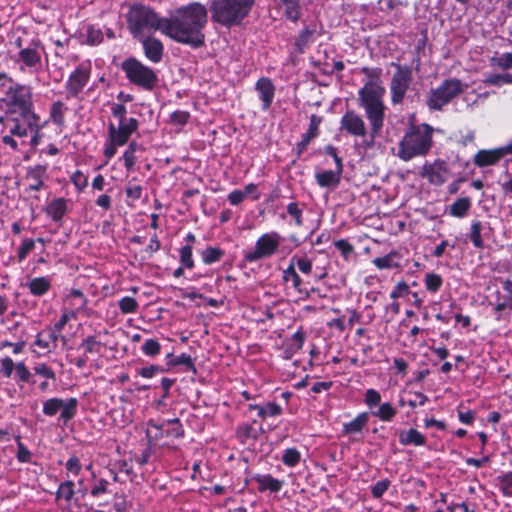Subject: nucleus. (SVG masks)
<instances>
[{"label":"nucleus","instance_id":"1","mask_svg":"<svg viewBox=\"0 0 512 512\" xmlns=\"http://www.w3.org/2000/svg\"><path fill=\"white\" fill-rule=\"evenodd\" d=\"M206 7L193 2L176 9L164 22V35L182 44L199 48L204 45L203 29L207 24Z\"/></svg>","mask_w":512,"mask_h":512},{"label":"nucleus","instance_id":"2","mask_svg":"<svg viewBox=\"0 0 512 512\" xmlns=\"http://www.w3.org/2000/svg\"><path fill=\"white\" fill-rule=\"evenodd\" d=\"M39 121L40 117L33 110L0 116L2 142L11 149L18 150L19 144L13 137H27L30 131L37 130Z\"/></svg>","mask_w":512,"mask_h":512},{"label":"nucleus","instance_id":"3","mask_svg":"<svg viewBox=\"0 0 512 512\" xmlns=\"http://www.w3.org/2000/svg\"><path fill=\"white\" fill-rule=\"evenodd\" d=\"M433 132L428 124L412 125L399 142L397 156L406 162L426 156L433 145Z\"/></svg>","mask_w":512,"mask_h":512},{"label":"nucleus","instance_id":"4","mask_svg":"<svg viewBox=\"0 0 512 512\" xmlns=\"http://www.w3.org/2000/svg\"><path fill=\"white\" fill-rule=\"evenodd\" d=\"M166 18H161L149 6L141 3H135L129 7L126 13L127 28L136 39H142L156 31L164 34V22Z\"/></svg>","mask_w":512,"mask_h":512},{"label":"nucleus","instance_id":"5","mask_svg":"<svg viewBox=\"0 0 512 512\" xmlns=\"http://www.w3.org/2000/svg\"><path fill=\"white\" fill-rule=\"evenodd\" d=\"M385 91V87L365 83L358 93L360 106L365 110L373 137L380 132L383 126L385 110L383 96Z\"/></svg>","mask_w":512,"mask_h":512},{"label":"nucleus","instance_id":"6","mask_svg":"<svg viewBox=\"0 0 512 512\" xmlns=\"http://www.w3.org/2000/svg\"><path fill=\"white\" fill-rule=\"evenodd\" d=\"M13 45L18 51L12 56V60L21 71H38L41 68L45 47L39 37L19 36L14 40Z\"/></svg>","mask_w":512,"mask_h":512},{"label":"nucleus","instance_id":"7","mask_svg":"<svg viewBox=\"0 0 512 512\" xmlns=\"http://www.w3.org/2000/svg\"><path fill=\"white\" fill-rule=\"evenodd\" d=\"M211 18L225 27L238 25L248 16L251 10L246 5L234 0H212L210 5Z\"/></svg>","mask_w":512,"mask_h":512},{"label":"nucleus","instance_id":"8","mask_svg":"<svg viewBox=\"0 0 512 512\" xmlns=\"http://www.w3.org/2000/svg\"><path fill=\"white\" fill-rule=\"evenodd\" d=\"M11 85L0 100L4 115H11L18 112L33 110L32 92L30 87L14 83L9 79Z\"/></svg>","mask_w":512,"mask_h":512},{"label":"nucleus","instance_id":"9","mask_svg":"<svg viewBox=\"0 0 512 512\" xmlns=\"http://www.w3.org/2000/svg\"><path fill=\"white\" fill-rule=\"evenodd\" d=\"M467 85L459 79L444 80L438 87L431 89L427 98V106L430 110H441L445 105L464 92Z\"/></svg>","mask_w":512,"mask_h":512},{"label":"nucleus","instance_id":"10","mask_svg":"<svg viewBox=\"0 0 512 512\" xmlns=\"http://www.w3.org/2000/svg\"><path fill=\"white\" fill-rule=\"evenodd\" d=\"M121 68L131 83L140 86L145 90H152L158 82V78L154 70L134 58L125 60L122 63Z\"/></svg>","mask_w":512,"mask_h":512},{"label":"nucleus","instance_id":"11","mask_svg":"<svg viewBox=\"0 0 512 512\" xmlns=\"http://www.w3.org/2000/svg\"><path fill=\"white\" fill-rule=\"evenodd\" d=\"M281 243V236L277 232L261 235L253 249L244 252V260L249 263L269 258L276 253Z\"/></svg>","mask_w":512,"mask_h":512},{"label":"nucleus","instance_id":"12","mask_svg":"<svg viewBox=\"0 0 512 512\" xmlns=\"http://www.w3.org/2000/svg\"><path fill=\"white\" fill-rule=\"evenodd\" d=\"M396 67V72L393 74L390 83L391 102L393 104H400L403 102L406 92L408 91L412 82V68L409 66H401L392 63Z\"/></svg>","mask_w":512,"mask_h":512},{"label":"nucleus","instance_id":"13","mask_svg":"<svg viewBox=\"0 0 512 512\" xmlns=\"http://www.w3.org/2000/svg\"><path fill=\"white\" fill-rule=\"evenodd\" d=\"M77 406L78 400L76 398H69L67 400L51 398L43 403V413L46 416L52 417L60 411L58 421L66 425L76 415Z\"/></svg>","mask_w":512,"mask_h":512},{"label":"nucleus","instance_id":"14","mask_svg":"<svg viewBox=\"0 0 512 512\" xmlns=\"http://www.w3.org/2000/svg\"><path fill=\"white\" fill-rule=\"evenodd\" d=\"M90 78V67L80 65L69 76L66 83L67 97H76L88 83Z\"/></svg>","mask_w":512,"mask_h":512},{"label":"nucleus","instance_id":"15","mask_svg":"<svg viewBox=\"0 0 512 512\" xmlns=\"http://www.w3.org/2000/svg\"><path fill=\"white\" fill-rule=\"evenodd\" d=\"M420 175L433 185H442L448 177L447 165L442 160H436L433 163H425L422 166Z\"/></svg>","mask_w":512,"mask_h":512},{"label":"nucleus","instance_id":"16","mask_svg":"<svg viewBox=\"0 0 512 512\" xmlns=\"http://www.w3.org/2000/svg\"><path fill=\"white\" fill-rule=\"evenodd\" d=\"M340 128L356 137H364L367 133L364 120L355 111H347L341 118Z\"/></svg>","mask_w":512,"mask_h":512},{"label":"nucleus","instance_id":"17","mask_svg":"<svg viewBox=\"0 0 512 512\" xmlns=\"http://www.w3.org/2000/svg\"><path fill=\"white\" fill-rule=\"evenodd\" d=\"M137 127L138 121L135 118H129L125 123H119L118 127L110 123L108 126L109 140L118 145H124Z\"/></svg>","mask_w":512,"mask_h":512},{"label":"nucleus","instance_id":"18","mask_svg":"<svg viewBox=\"0 0 512 512\" xmlns=\"http://www.w3.org/2000/svg\"><path fill=\"white\" fill-rule=\"evenodd\" d=\"M512 153V145L506 147L479 150L473 157V162L478 167H486L496 164L506 154Z\"/></svg>","mask_w":512,"mask_h":512},{"label":"nucleus","instance_id":"19","mask_svg":"<svg viewBox=\"0 0 512 512\" xmlns=\"http://www.w3.org/2000/svg\"><path fill=\"white\" fill-rule=\"evenodd\" d=\"M259 98L262 101V110H268L274 100L275 86L269 78H260L255 85Z\"/></svg>","mask_w":512,"mask_h":512},{"label":"nucleus","instance_id":"20","mask_svg":"<svg viewBox=\"0 0 512 512\" xmlns=\"http://www.w3.org/2000/svg\"><path fill=\"white\" fill-rule=\"evenodd\" d=\"M142 42L145 56L153 63H158L163 57L164 47L160 40L150 37L143 36L142 39H138Z\"/></svg>","mask_w":512,"mask_h":512},{"label":"nucleus","instance_id":"21","mask_svg":"<svg viewBox=\"0 0 512 512\" xmlns=\"http://www.w3.org/2000/svg\"><path fill=\"white\" fill-rule=\"evenodd\" d=\"M343 164L338 163L335 170H323L315 173V179L320 187H336L341 180Z\"/></svg>","mask_w":512,"mask_h":512},{"label":"nucleus","instance_id":"22","mask_svg":"<svg viewBox=\"0 0 512 512\" xmlns=\"http://www.w3.org/2000/svg\"><path fill=\"white\" fill-rule=\"evenodd\" d=\"M46 177V166L36 165L27 171V180L29 181V190L39 191L43 187V179Z\"/></svg>","mask_w":512,"mask_h":512},{"label":"nucleus","instance_id":"23","mask_svg":"<svg viewBox=\"0 0 512 512\" xmlns=\"http://www.w3.org/2000/svg\"><path fill=\"white\" fill-rule=\"evenodd\" d=\"M321 122V117L315 114L311 115L309 128L307 132L303 135L302 140L297 145L298 153L303 152L306 149L309 142L318 135V130Z\"/></svg>","mask_w":512,"mask_h":512},{"label":"nucleus","instance_id":"24","mask_svg":"<svg viewBox=\"0 0 512 512\" xmlns=\"http://www.w3.org/2000/svg\"><path fill=\"white\" fill-rule=\"evenodd\" d=\"M368 418L366 412L358 414L352 421L343 425L342 433L345 435L360 433L367 425Z\"/></svg>","mask_w":512,"mask_h":512},{"label":"nucleus","instance_id":"25","mask_svg":"<svg viewBox=\"0 0 512 512\" xmlns=\"http://www.w3.org/2000/svg\"><path fill=\"white\" fill-rule=\"evenodd\" d=\"M399 442L402 445L423 446L426 443V438L416 429H409L407 431L400 432Z\"/></svg>","mask_w":512,"mask_h":512},{"label":"nucleus","instance_id":"26","mask_svg":"<svg viewBox=\"0 0 512 512\" xmlns=\"http://www.w3.org/2000/svg\"><path fill=\"white\" fill-rule=\"evenodd\" d=\"M29 291L34 296H43L51 288V281L48 277H36L27 283Z\"/></svg>","mask_w":512,"mask_h":512},{"label":"nucleus","instance_id":"27","mask_svg":"<svg viewBox=\"0 0 512 512\" xmlns=\"http://www.w3.org/2000/svg\"><path fill=\"white\" fill-rule=\"evenodd\" d=\"M67 211V203L64 198H57L47 205L46 212L53 221H60Z\"/></svg>","mask_w":512,"mask_h":512},{"label":"nucleus","instance_id":"28","mask_svg":"<svg viewBox=\"0 0 512 512\" xmlns=\"http://www.w3.org/2000/svg\"><path fill=\"white\" fill-rule=\"evenodd\" d=\"M373 264L378 269H390L400 267V255L396 251H391L383 257L373 259Z\"/></svg>","mask_w":512,"mask_h":512},{"label":"nucleus","instance_id":"29","mask_svg":"<svg viewBox=\"0 0 512 512\" xmlns=\"http://www.w3.org/2000/svg\"><path fill=\"white\" fill-rule=\"evenodd\" d=\"M259 491L269 490L271 492H278L283 486V482L272 477L271 475H258L256 477Z\"/></svg>","mask_w":512,"mask_h":512},{"label":"nucleus","instance_id":"30","mask_svg":"<svg viewBox=\"0 0 512 512\" xmlns=\"http://www.w3.org/2000/svg\"><path fill=\"white\" fill-rule=\"evenodd\" d=\"M396 414L397 410L388 402L380 404L377 410L372 411V415L383 422L391 421Z\"/></svg>","mask_w":512,"mask_h":512},{"label":"nucleus","instance_id":"31","mask_svg":"<svg viewBox=\"0 0 512 512\" xmlns=\"http://www.w3.org/2000/svg\"><path fill=\"white\" fill-rule=\"evenodd\" d=\"M471 207L469 198H459L450 206V214L454 217H464Z\"/></svg>","mask_w":512,"mask_h":512},{"label":"nucleus","instance_id":"32","mask_svg":"<svg viewBox=\"0 0 512 512\" xmlns=\"http://www.w3.org/2000/svg\"><path fill=\"white\" fill-rule=\"evenodd\" d=\"M294 260H295V257H293L291 259L290 265L283 271V280L285 282L292 281L293 287L296 290L301 291L302 280L295 270L294 263H293Z\"/></svg>","mask_w":512,"mask_h":512},{"label":"nucleus","instance_id":"33","mask_svg":"<svg viewBox=\"0 0 512 512\" xmlns=\"http://www.w3.org/2000/svg\"><path fill=\"white\" fill-rule=\"evenodd\" d=\"M59 335L58 332L49 330L47 335L38 333L35 340V345L42 349H49L51 343H56Z\"/></svg>","mask_w":512,"mask_h":512},{"label":"nucleus","instance_id":"34","mask_svg":"<svg viewBox=\"0 0 512 512\" xmlns=\"http://www.w3.org/2000/svg\"><path fill=\"white\" fill-rule=\"evenodd\" d=\"M485 84L493 85V86H501L503 84H512V74L503 73V74H491L487 76L484 81Z\"/></svg>","mask_w":512,"mask_h":512},{"label":"nucleus","instance_id":"35","mask_svg":"<svg viewBox=\"0 0 512 512\" xmlns=\"http://www.w3.org/2000/svg\"><path fill=\"white\" fill-rule=\"evenodd\" d=\"M74 495L73 481H66L60 484L56 496L58 499H64L66 503H70Z\"/></svg>","mask_w":512,"mask_h":512},{"label":"nucleus","instance_id":"36","mask_svg":"<svg viewBox=\"0 0 512 512\" xmlns=\"http://www.w3.org/2000/svg\"><path fill=\"white\" fill-rule=\"evenodd\" d=\"M425 287L430 292H437L443 283L442 277L435 273H427L424 279Z\"/></svg>","mask_w":512,"mask_h":512},{"label":"nucleus","instance_id":"37","mask_svg":"<svg viewBox=\"0 0 512 512\" xmlns=\"http://www.w3.org/2000/svg\"><path fill=\"white\" fill-rule=\"evenodd\" d=\"M300 452L295 448H288L284 450L282 462L288 467L296 466L300 461Z\"/></svg>","mask_w":512,"mask_h":512},{"label":"nucleus","instance_id":"38","mask_svg":"<svg viewBox=\"0 0 512 512\" xmlns=\"http://www.w3.org/2000/svg\"><path fill=\"white\" fill-rule=\"evenodd\" d=\"M65 110L66 108L62 102L57 101L53 103L50 110V115L54 123L57 125H62L64 123Z\"/></svg>","mask_w":512,"mask_h":512},{"label":"nucleus","instance_id":"39","mask_svg":"<svg viewBox=\"0 0 512 512\" xmlns=\"http://www.w3.org/2000/svg\"><path fill=\"white\" fill-rule=\"evenodd\" d=\"M139 148L137 143L131 142L123 154L125 167L127 170H131L136 163L135 152Z\"/></svg>","mask_w":512,"mask_h":512},{"label":"nucleus","instance_id":"40","mask_svg":"<svg viewBox=\"0 0 512 512\" xmlns=\"http://www.w3.org/2000/svg\"><path fill=\"white\" fill-rule=\"evenodd\" d=\"M481 230H482V224L479 221H474L471 224V230L469 238L472 241L473 245L477 248L483 247V240L481 238Z\"/></svg>","mask_w":512,"mask_h":512},{"label":"nucleus","instance_id":"41","mask_svg":"<svg viewBox=\"0 0 512 512\" xmlns=\"http://www.w3.org/2000/svg\"><path fill=\"white\" fill-rule=\"evenodd\" d=\"M223 256V251L218 248L209 247L202 252V260L205 264L217 262Z\"/></svg>","mask_w":512,"mask_h":512},{"label":"nucleus","instance_id":"42","mask_svg":"<svg viewBox=\"0 0 512 512\" xmlns=\"http://www.w3.org/2000/svg\"><path fill=\"white\" fill-rule=\"evenodd\" d=\"M138 308V303L133 297H123L119 301V309L123 314L134 313Z\"/></svg>","mask_w":512,"mask_h":512},{"label":"nucleus","instance_id":"43","mask_svg":"<svg viewBox=\"0 0 512 512\" xmlns=\"http://www.w3.org/2000/svg\"><path fill=\"white\" fill-rule=\"evenodd\" d=\"M362 73H364L369 80L366 83H372L379 85L380 87H384L381 81L382 70L380 68H362Z\"/></svg>","mask_w":512,"mask_h":512},{"label":"nucleus","instance_id":"44","mask_svg":"<svg viewBox=\"0 0 512 512\" xmlns=\"http://www.w3.org/2000/svg\"><path fill=\"white\" fill-rule=\"evenodd\" d=\"M161 345L155 339H148L142 346V351L146 356L154 357L160 353Z\"/></svg>","mask_w":512,"mask_h":512},{"label":"nucleus","instance_id":"45","mask_svg":"<svg viewBox=\"0 0 512 512\" xmlns=\"http://www.w3.org/2000/svg\"><path fill=\"white\" fill-rule=\"evenodd\" d=\"M81 347L85 349L86 353L97 354L102 348V343L96 340L94 336H90L82 342Z\"/></svg>","mask_w":512,"mask_h":512},{"label":"nucleus","instance_id":"46","mask_svg":"<svg viewBox=\"0 0 512 512\" xmlns=\"http://www.w3.org/2000/svg\"><path fill=\"white\" fill-rule=\"evenodd\" d=\"M180 261L186 268L191 269L194 267V261L192 258V246L186 245L180 249Z\"/></svg>","mask_w":512,"mask_h":512},{"label":"nucleus","instance_id":"47","mask_svg":"<svg viewBox=\"0 0 512 512\" xmlns=\"http://www.w3.org/2000/svg\"><path fill=\"white\" fill-rule=\"evenodd\" d=\"M167 424L171 425V428H168L165 430V434L167 436L179 438L184 435V430L182 428V425L179 422V419L175 418L172 420H168Z\"/></svg>","mask_w":512,"mask_h":512},{"label":"nucleus","instance_id":"48","mask_svg":"<svg viewBox=\"0 0 512 512\" xmlns=\"http://www.w3.org/2000/svg\"><path fill=\"white\" fill-rule=\"evenodd\" d=\"M492 62L495 66L500 69L506 70L512 68V52L504 53L499 57H495L492 59Z\"/></svg>","mask_w":512,"mask_h":512},{"label":"nucleus","instance_id":"49","mask_svg":"<svg viewBox=\"0 0 512 512\" xmlns=\"http://www.w3.org/2000/svg\"><path fill=\"white\" fill-rule=\"evenodd\" d=\"M390 485L391 482L388 479H383L376 482L371 488V493L373 497L377 499L382 497V495L388 490Z\"/></svg>","mask_w":512,"mask_h":512},{"label":"nucleus","instance_id":"50","mask_svg":"<svg viewBox=\"0 0 512 512\" xmlns=\"http://www.w3.org/2000/svg\"><path fill=\"white\" fill-rule=\"evenodd\" d=\"M35 240L24 239L21 246L18 248V260L23 261L27 255L34 249Z\"/></svg>","mask_w":512,"mask_h":512},{"label":"nucleus","instance_id":"51","mask_svg":"<svg viewBox=\"0 0 512 512\" xmlns=\"http://www.w3.org/2000/svg\"><path fill=\"white\" fill-rule=\"evenodd\" d=\"M381 395L374 389H368L365 394V403L369 408L380 405Z\"/></svg>","mask_w":512,"mask_h":512},{"label":"nucleus","instance_id":"52","mask_svg":"<svg viewBox=\"0 0 512 512\" xmlns=\"http://www.w3.org/2000/svg\"><path fill=\"white\" fill-rule=\"evenodd\" d=\"M287 212L290 216H292L295 220V224L297 226H302V210L299 208L298 204L295 202H291L287 205Z\"/></svg>","mask_w":512,"mask_h":512},{"label":"nucleus","instance_id":"53","mask_svg":"<svg viewBox=\"0 0 512 512\" xmlns=\"http://www.w3.org/2000/svg\"><path fill=\"white\" fill-rule=\"evenodd\" d=\"M15 363L10 357H5L0 360V372L4 377H11L13 370L15 369Z\"/></svg>","mask_w":512,"mask_h":512},{"label":"nucleus","instance_id":"54","mask_svg":"<svg viewBox=\"0 0 512 512\" xmlns=\"http://www.w3.org/2000/svg\"><path fill=\"white\" fill-rule=\"evenodd\" d=\"M16 377L22 382H30L31 373L24 364V362H18L15 365Z\"/></svg>","mask_w":512,"mask_h":512},{"label":"nucleus","instance_id":"55","mask_svg":"<svg viewBox=\"0 0 512 512\" xmlns=\"http://www.w3.org/2000/svg\"><path fill=\"white\" fill-rule=\"evenodd\" d=\"M17 459L21 463H27L31 459V452L28 450V448L20 441V437H18L17 440Z\"/></svg>","mask_w":512,"mask_h":512},{"label":"nucleus","instance_id":"56","mask_svg":"<svg viewBox=\"0 0 512 512\" xmlns=\"http://www.w3.org/2000/svg\"><path fill=\"white\" fill-rule=\"evenodd\" d=\"M103 40V35L100 29L95 28L93 26H89L87 28V41L92 44L96 45L101 43Z\"/></svg>","mask_w":512,"mask_h":512},{"label":"nucleus","instance_id":"57","mask_svg":"<svg viewBox=\"0 0 512 512\" xmlns=\"http://www.w3.org/2000/svg\"><path fill=\"white\" fill-rule=\"evenodd\" d=\"M190 114L187 111L177 110L170 116V121L175 125H184L188 122Z\"/></svg>","mask_w":512,"mask_h":512},{"label":"nucleus","instance_id":"58","mask_svg":"<svg viewBox=\"0 0 512 512\" xmlns=\"http://www.w3.org/2000/svg\"><path fill=\"white\" fill-rule=\"evenodd\" d=\"M34 371L36 374L46 378V379H55L54 371L45 363H38L34 366Z\"/></svg>","mask_w":512,"mask_h":512},{"label":"nucleus","instance_id":"59","mask_svg":"<svg viewBox=\"0 0 512 512\" xmlns=\"http://www.w3.org/2000/svg\"><path fill=\"white\" fill-rule=\"evenodd\" d=\"M71 181L79 191L83 190L88 184L87 177L79 170L72 174Z\"/></svg>","mask_w":512,"mask_h":512},{"label":"nucleus","instance_id":"60","mask_svg":"<svg viewBox=\"0 0 512 512\" xmlns=\"http://www.w3.org/2000/svg\"><path fill=\"white\" fill-rule=\"evenodd\" d=\"M334 245L341 252L344 258H348L353 252V246L347 240H337Z\"/></svg>","mask_w":512,"mask_h":512},{"label":"nucleus","instance_id":"61","mask_svg":"<svg viewBox=\"0 0 512 512\" xmlns=\"http://www.w3.org/2000/svg\"><path fill=\"white\" fill-rule=\"evenodd\" d=\"M112 115L119 119V123H125L128 121L126 119V107L123 104L115 103L111 108Z\"/></svg>","mask_w":512,"mask_h":512},{"label":"nucleus","instance_id":"62","mask_svg":"<svg viewBox=\"0 0 512 512\" xmlns=\"http://www.w3.org/2000/svg\"><path fill=\"white\" fill-rule=\"evenodd\" d=\"M142 187L140 185L128 186L125 190L126 196L133 201H137L142 196Z\"/></svg>","mask_w":512,"mask_h":512},{"label":"nucleus","instance_id":"63","mask_svg":"<svg viewBox=\"0 0 512 512\" xmlns=\"http://www.w3.org/2000/svg\"><path fill=\"white\" fill-rule=\"evenodd\" d=\"M42 127H43V125H42L41 121H39V127L37 128V130L29 132V135H30L29 145H30V147L35 148L41 142V139H42L41 129H42Z\"/></svg>","mask_w":512,"mask_h":512},{"label":"nucleus","instance_id":"64","mask_svg":"<svg viewBox=\"0 0 512 512\" xmlns=\"http://www.w3.org/2000/svg\"><path fill=\"white\" fill-rule=\"evenodd\" d=\"M502 489L505 495L512 496V472L506 473L502 479Z\"/></svg>","mask_w":512,"mask_h":512}]
</instances>
